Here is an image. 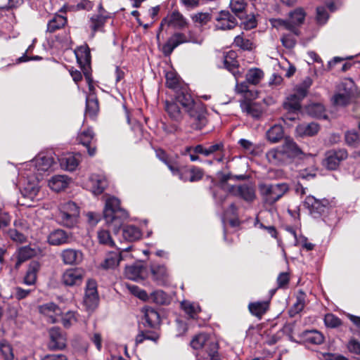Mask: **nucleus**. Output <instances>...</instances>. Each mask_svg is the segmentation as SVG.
<instances>
[{
  "mask_svg": "<svg viewBox=\"0 0 360 360\" xmlns=\"http://www.w3.org/2000/svg\"><path fill=\"white\" fill-rule=\"evenodd\" d=\"M55 163L51 153H41L32 160L25 162L19 172V187L25 198L38 200L39 181Z\"/></svg>",
  "mask_w": 360,
  "mask_h": 360,
  "instance_id": "f257e3e1",
  "label": "nucleus"
},
{
  "mask_svg": "<svg viewBox=\"0 0 360 360\" xmlns=\"http://www.w3.org/2000/svg\"><path fill=\"white\" fill-rule=\"evenodd\" d=\"M176 101L188 112L193 127L201 129L207 123L206 108L201 102H195L191 95L186 90L176 92Z\"/></svg>",
  "mask_w": 360,
  "mask_h": 360,
  "instance_id": "f03ea898",
  "label": "nucleus"
},
{
  "mask_svg": "<svg viewBox=\"0 0 360 360\" xmlns=\"http://www.w3.org/2000/svg\"><path fill=\"white\" fill-rule=\"evenodd\" d=\"M302 154L295 141L286 138L284 143L266 153V158L273 164L285 163Z\"/></svg>",
  "mask_w": 360,
  "mask_h": 360,
  "instance_id": "7ed1b4c3",
  "label": "nucleus"
},
{
  "mask_svg": "<svg viewBox=\"0 0 360 360\" xmlns=\"http://www.w3.org/2000/svg\"><path fill=\"white\" fill-rule=\"evenodd\" d=\"M103 217L106 223L113 225L115 231H117L124 220L128 217V213L120 207V201L118 198L110 197L105 201Z\"/></svg>",
  "mask_w": 360,
  "mask_h": 360,
  "instance_id": "20e7f679",
  "label": "nucleus"
},
{
  "mask_svg": "<svg viewBox=\"0 0 360 360\" xmlns=\"http://www.w3.org/2000/svg\"><path fill=\"white\" fill-rule=\"evenodd\" d=\"M258 189L262 202L265 205L271 206L283 197L290 188L286 183H260L258 185Z\"/></svg>",
  "mask_w": 360,
  "mask_h": 360,
  "instance_id": "39448f33",
  "label": "nucleus"
},
{
  "mask_svg": "<svg viewBox=\"0 0 360 360\" xmlns=\"http://www.w3.org/2000/svg\"><path fill=\"white\" fill-rule=\"evenodd\" d=\"M79 215L80 207L76 202L70 200L58 205L56 220L62 226L72 228L77 225Z\"/></svg>",
  "mask_w": 360,
  "mask_h": 360,
  "instance_id": "423d86ee",
  "label": "nucleus"
},
{
  "mask_svg": "<svg viewBox=\"0 0 360 360\" xmlns=\"http://www.w3.org/2000/svg\"><path fill=\"white\" fill-rule=\"evenodd\" d=\"M203 41V38L198 35L195 36L190 31L188 34L186 35L181 32H175L172 34L167 41L162 46V52L165 56H169L174 49L181 44L193 43L196 44H201Z\"/></svg>",
  "mask_w": 360,
  "mask_h": 360,
  "instance_id": "0eeeda50",
  "label": "nucleus"
},
{
  "mask_svg": "<svg viewBox=\"0 0 360 360\" xmlns=\"http://www.w3.org/2000/svg\"><path fill=\"white\" fill-rule=\"evenodd\" d=\"M229 190L233 195L240 198L247 202H252L257 198L255 188L250 183L232 186L229 187Z\"/></svg>",
  "mask_w": 360,
  "mask_h": 360,
  "instance_id": "6e6552de",
  "label": "nucleus"
},
{
  "mask_svg": "<svg viewBox=\"0 0 360 360\" xmlns=\"http://www.w3.org/2000/svg\"><path fill=\"white\" fill-rule=\"evenodd\" d=\"M347 156L348 153L345 149L330 150L326 154L324 165L328 169L335 170L342 161L347 159Z\"/></svg>",
  "mask_w": 360,
  "mask_h": 360,
  "instance_id": "1a4fd4ad",
  "label": "nucleus"
},
{
  "mask_svg": "<svg viewBox=\"0 0 360 360\" xmlns=\"http://www.w3.org/2000/svg\"><path fill=\"white\" fill-rule=\"evenodd\" d=\"M98 301L96 282L94 280H89L86 285L84 303L88 309H94L98 306Z\"/></svg>",
  "mask_w": 360,
  "mask_h": 360,
  "instance_id": "9d476101",
  "label": "nucleus"
},
{
  "mask_svg": "<svg viewBox=\"0 0 360 360\" xmlns=\"http://www.w3.org/2000/svg\"><path fill=\"white\" fill-rule=\"evenodd\" d=\"M108 186L106 177L103 174H92L89 177L86 186L94 195L101 194Z\"/></svg>",
  "mask_w": 360,
  "mask_h": 360,
  "instance_id": "9b49d317",
  "label": "nucleus"
},
{
  "mask_svg": "<svg viewBox=\"0 0 360 360\" xmlns=\"http://www.w3.org/2000/svg\"><path fill=\"white\" fill-rule=\"evenodd\" d=\"M215 20L217 30H231L238 24L236 18L228 11H220L216 16Z\"/></svg>",
  "mask_w": 360,
  "mask_h": 360,
  "instance_id": "f8f14e48",
  "label": "nucleus"
},
{
  "mask_svg": "<svg viewBox=\"0 0 360 360\" xmlns=\"http://www.w3.org/2000/svg\"><path fill=\"white\" fill-rule=\"evenodd\" d=\"M84 271L82 269H70L62 276V282L66 286L79 285L82 283Z\"/></svg>",
  "mask_w": 360,
  "mask_h": 360,
  "instance_id": "ddd939ff",
  "label": "nucleus"
},
{
  "mask_svg": "<svg viewBox=\"0 0 360 360\" xmlns=\"http://www.w3.org/2000/svg\"><path fill=\"white\" fill-rule=\"evenodd\" d=\"M50 341L48 347L50 350L63 349L66 345V339L58 328H52L49 330Z\"/></svg>",
  "mask_w": 360,
  "mask_h": 360,
  "instance_id": "4468645a",
  "label": "nucleus"
},
{
  "mask_svg": "<svg viewBox=\"0 0 360 360\" xmlns=\"http://www.w3.org/2000/svg\"><path fill=\"white\" fill-rule=\"evenodd\" d=\"M122 259H123L122 251L117 249L106 255L104 260L101 263L100 267L105 270L114 269L118 266Z\"/></svg>",
  "mask_w": 360,
  "mask_h": 360,
  "instance_id": "2eb2a0df",
  "label": "nucleus"
},
{
  "mask_svg": "<svg viewBox=\"0 0 360 360\" xmlns=\"http://www.w3.org/2000/svg\"><path fill=\"white\" fill-rule=\"evenodd\" d=\"M124 274L128 279L137 281L145 278L147 275V269L143 264H136L127 266Z\"/></svg>",
  "mask_w": 360,
  "mask_h": 360,
  "instance_id": "dca6fc26",
  "label": "nucleus"
},
{
  "mask_svg": "<svg viewBox=\"0 0 360 360\" xmlns=\"http://www.w3.org/2000/svg\"><path fill=\"white\" fill-rule=\"evenodd\" d=\"M70 182L71 179L66 175H55L49 179L48 185L51 190L60 192L65 189Z\"/></svg>",
  "mask_w": 360,
  "mask_h": 360,
  "instance_id": "f3484780",
  "label": "nucleus"
},
{
  "mask_svg": "<svg viewBox=\"0 0 360 360\" xmlns=\"http://www.w3.org/2000/svg\"><path fill=\"white\" fill-rule=\"evenodd\" d=\"M80 160L81 155L79 153L68 154L59 160L61 168L70 172L75 171L77 169Z\"/></svg>",
  "mask_w": 360,
  "mask_h": 360,
  "instance_id": "a211bd4d",
  "label": "nucleus"
},
{
  "mask_svg": "<svg viewBox=\"0 0 360 360\" xmlns=\"http://www.w3.org/2000/svg\"><path fill=\"white\" fill-rule=\"evenodd\" d=\"M304 98L300 96V94L295 91V93L288 96L283 103V108L289 112H296L301 108V101Z\"/></svg>",
  "mask_w": 360,
  "mask_h": 360,
  "instance_id": "6ab92c4d",
  "label": "nucleus"
},
{
  "mask_svg": "<svg viewBox=\"0 0 360 360\" xmlns=\"http://www.w3.org/2000/svg\"><path fill=\"white\" fill-rule=\"evenodd\" d=\"M300 336L307 344L318 345L322 344L324 340L323 334L316 330H305Z\"/></svg>",
  "mask_w": 360,
  "mask_h": 360,
  "instance_id": "aec40b11",
  "label": "nucleus"
},
{
  "mask_svg": "<svg viewBox=\"0 0 360 360\" xmlns=\"http://www.w3.org/2000/svg\"><path fill=\"white\" fill-rule=\"evenodd\" d=\"M349 84L351 86L347 89H345L344 92H339L334 95L332 98L334 105L338 106H345L350 103L353 94V84L352 82H349Z\"/></svg>",
  "mask_w": 360,
  "mask_h": 360,
  "instance_id": "412c9836",
  "label": "nucleus"
},
{
  "mask_svg": "<svg viewBox=\"0 0 360 360\" xmlns=\"http://www.w3.org/2000/svg\"><path fill=\"white\" fill-rule=\"evenodd\" d=\"M39 310L41 314L46 316L51 323H55L57 321L56 316L60 314V309L53 302L39 306Z\"/></svg>",
  "mask_w": 360,
  "mask_h": 360,
  "instance_id": "4be33fe9",
  "label": "nucleus"
},
{
  "mask_svg": "<svg viewBox=\"0 0 360 360\" xmlns=\"http://www.w3.org/2000/svg\"><path fill=\"white\" fill-rule=\"evenodd\" d=\"M153 279L160 285L165 283L168 277V272L165 265L153 264L150 267Z\"/></svg>",
  "mask_w": 360,
  "mask_h": 360,
  "instance_id": "5701e85b",
  "label": "nucleus"
},
{
  "mask_svg": "<svg viewBox=\"0 0 360 360\" xmlns=\"http://www.w3.org/2000/svg\"><path fill=\"white\" fill-rule=\"evenodd\" d=\"M61 255L66 264H77L82 260V252L75 249H66L62 252Z\"/></svg>",
  "mask_w": 360,
  "mask_h": 360,
  "instance_id": "b1692460",
  "label": "nucleus"
},
{
  "mask_svg": "<svg viewBox=\"0 0 360 360\" xmlns=\"http://www.w3.org/2000/svg\"><path fill=\"white\" fill-rule=\"evenodd\" d=\"M165 108L168 115L173 120L179 122L183 118V113L180 109L179 105L174 101L165 102Z\"/></svg>",
  "mask_w": 360,
  "mask_h": 360,
  "instance_id": "393cba45",
  "label": "nucleus"
},
{
  "mask_svg": "<svg viewBox=\"0 0 360 360\" xmlns=\"http://www.w3.org/2000/svg\"><path fill=\"white\" fill-rule=\"evenodd\" d=\"M39 269L40 264L38 262H31L24 277L23 283L27 285H34L36 282L37 272Z\"/></svg>",
  "mask_w": 360,
  "mask_h": 360,
  "instance_id": "a878e982",
  "label": "nucleus"
},
{
  "mask_svg": "<svg viewBox=\"0 0 360 360\" xmlns=\"http://www.w3.org/2000/svg\"><path fill=\"white\" fill-rule=\"evenodd\" d=\"M146 325L150 328H155L160 323V315L157 311L151 307L143 309Z\"/></svg>",
  "mask_w": 360,
  "mask_h": 360,
  "instance_id": "bb28decb",
  "label": "nucleus"
},
{
  "mask_svg": "<svg viewBox=\"0 0 360 360\" xmlns=\"http://www.w3.org/2000/svg\"><path fill=\"white\" fill-rule=\"evenodd\" d=\"M166 22H167L169 25L179 28L184 27L186 24L184 16L179 11L172 12L167 18L164 19L160 24V30H162L163 24Z\"/></svg>",
  "mask_w": 360,
  "mask_h": 360,
  "instance_id": "cd10ccee",
  "label": "nucleus"
},
{
  "mask_svg": "<svg viewBox=\"0 0 360 360\" xmlns=\"http://www.w3.org/2000/svg\"><path fill=\"white\" fill-rule=\"evenodd\" d=\"M68 236L67 233L62 229H57L51 232L49 237L48 241L52 245H60L67 243Z\"/></svg>",
  "mask_w": 360,
  "mask_h": 360,
  "instance_id": "c85d7f7f",
  "label": "nucleus"
},
{
  "mask_svg": "<svg viewBox=\"0 0 360 360\" xmlns=\"http://www.w3.org/2000/svg\"><path fill=\"white\" fill-rule=\"evenodd\" d=\"M172 297L162 290H157L149 295V302L159 305H167L171 302Z\"/></svg>",
  "mask_w": 360,
  "mask_h": 360,
  "instance_id": "c756f323",
  "label": "nucleus"
},
{
  "mask_svg": "<svg viewBox=\"0 0 360 360\" xmlns=\"http://www.w3.org/2000/svg\"><path fill=\"white\" fill-rule=\"evenodd\" d=\"M319 130V125L315 122L309 124H301L296 127V132L300 136H312L317 134Z\"/></svg>",
  "mask_w": 360,
  "mask_h": 360,
  "instance_id": "7c9ffc66",
  "label": "nucleus"
},
{
  "mask_svg": "<svg viewBox=\"0 0 360 360\" xmlns=\"http://www.w3.org/2000/svg\"><path fill=\"white\" fill-rule=\"evenodd\" d=\"M248 309L252 315L261 319L269 309V302L266 301L251 302L248 305Z\"/></svg>",
  "mask_w": 360,
  "mask_h": 360,
  "instance_id": "2f4dec72",
  "label": "nucleus"
},
{
  "mask_svg": "<svg viewBox=\"0 0 360 360\" xmlns=\"http://www.w3.org/2000/svg\"><path fill=\"white\" fill-rule=\"evenodd\" d=\"M228 176H224L220 183L214 188L213 197L217 203L221 204L226 198L227 193L225 191V183Z\"/></svg>",
  "mask_w": 360,
  "mask_h": 360,
  "instance_id": "473e14b6",
  "label": "nucleus"
},
{
  "mask_svg": "<svg viewBox=\"0 0 360 360\" xmlns=\"http://www.w3.org/2000/svg\"><path fill=\"white\" fill-rule=\"evenodd\" d=\"M283 128L281 124H274L266 131L267 139L273 143L278 142L283 137Z\"/></svg>",
  "mask_w": 360,
  "mask_h": 360,
  "instance_id": "72a5a7b5",
  "label": "nucleus"
},
{
  "mask_svg": "<svg viewBox=\"0 0 360 360\" xmlns=\"http://www.w3.org/2000/svg\"><path fill=\"white\" fill-rule=\"evenodd\" d=\"M67 23V18L61 15H55L47 24V32H54L63 27Z\"/></svg>",
  "mask_w": 360,
  "mask_h": 360,
  "instance_id": "f704fd0d",
  "label": "nucleus"
},
{
  "mask_svg": "<svg viewBox=\"0 0 360 360\" xmlns=\"http://www.w3.org/2000/svg\"><path fill=\"white\" fill-rule=\"evenodd\" d=\"M305 304L306 294L303 291L300 290L296 295V302L293 304L290 309V315L293 316L300 312L305 307Z\"/></svg>",
  "mask_w": 360,
  "mask_h": 360,
  "instance_id": "c9c22d12",
  "label": "nucleus"
},
{
  "mask_svg": "<svg viewBox=\"0 0 360 360\" xmlns=\"http://www.w3.org/2000/svg\"><path fill=\"white\" fill-rule=\"evenodd\" d=\"M264 77V72L257 68H250L246 73L245 78L248 84L257 85Z\"/></svg>",
  "mask_w": 360,
  "mask_h": 360,
  "instance_id": "e433bc0d",
  "label": "nucleus"
},
{
  "mask_svg": "<svg viewBox=\"0 0 360 360\" xmlns=\"http://www.w3.org/2000/svg\"><path fill=\"white\" fill-rule=\"evenodd\" d=\"M241 108L243 112L256 119L259 118L262 113L261 106L256 103H245L241 105Z\"/></svg>",
  "mask_w": 360,
  "mask_h": 360,
  "instance_id": "4c0bfd02",
  "label": "nucleus"
},
{
  "mask_svg": "<svg viewBox=\"0 0 360 360\" xmlns=\"http://www.w3.org/2000/svg\"><path fill=\"white\" fill-rule=\"evenodd\" d=\"M210 152L214 155V160L217 162H221L225 158L224 145L222 142H219L209 146Z\"/></svg>",
  "mask_w": 360,
  "mask_h": 360,
  "instance_id": "58836bf2",
  "label": "nucleus"
},
{
  "mask_svg": "<svg viewBox=\"0 0 360 360\" xmlns=\"http://www.w3.org/2000/svg\"><path fill=\"white\" fill-rule=\"evenodd\" d=\"M122 235L126 240L134 241L141 237V232L136 226L128 225L123 228Z\"/></svg>",
  "mask_w": 360,
  "mask_h": 360,
  "instance_id": "ea45409f",
  "label": "nucleus"
},
{
  "mask_svg": "<svg viewBox=\"0 0 360 360\" xmlns=\"http://www.w3.org/2000/svg\"><path fill=\"white\" fill-rule=\"evenodd\" d=\"M98 110V102L94 94H90L86 99L85 114L90 117L94 116Z\"/></svg>",
  "mask_w": 360,
  "mask_h": 360,
  "instance_id": "a19ab883",
  "label": "nucleus"
},
{
  "mask_svg": "<svg viewBox=\"0 0 360 360\" xmlns=\"http://www.w3.org/2000/svg\"><path fill=\"white\" fill-rule=\"evenodd\" d=\"M108 18L107 14L100 13L92 15L91 18V28L94 32L99 30L105 25L106 20Z\"/></svg>",
  "mask_w": 360,
  "mask_h": 360,
  "instance_id": "79ce46f5",
  "label": "nucleus"
},
{
  "mask_svg": "<svg viewBox=\"0 0 360 360\" xmlns=\"http://www.w3.org/2000/svg\"><path fill=\"white\" fill-rule=\"evenodd\" d=\"M271 22L273 27L277 29H285L292 32L296 36L299 34L298 29L295 28L294 25L289 22L288 20L274 19L271 20Z\"/></svg>",
  "mask_w": 360,
  "mask_h": 360,
  "instance_id": "37998d69",
  "label": "nucleus"
},
{
  "mask_svg": "<svg viewBox=\"0 0 360 360\" xmlns=\"http://www.w3.org/2000/svg\"><path fill=\"white\" fill-rule=\"evenodd\" d=\"M305 18V13L302 8H297L289 14L288 22H290L295 28L301 25Z\"/></svg>",
  "mask_w": 360,
  "mask_h": 360,
  "instance_id": "c03bdc74",
  "label": "nucleus"
},
{
  "mask_svg": "<svg viewBox=\"0 0 360 360\" xmlns=\"http://www.w3.org/2000/svg\"><path fill=\"white\" fill-rule=\"evenodd\" d=\"M247 7L245 0H230L229 8L238 17L241 18Z\"/></svg>",
  "mask_w": 360,
  "mask_h": 360,
  "instance_id": "a18cd8bd",
  "label": "nucleus"
},
{
  "mask_svg": "<svg viewBox=\"0 0 360 360\" xmlns=\"http://www.w3.org/2000/svg\"><path fill=\"white\" fill-rule=\"evenodd\" d=\"M307 112L312 117L321 118L326 117L324 115L325 108L324 106L319 103H313L308 105L306 108Z\"/></svg>",
  "mask_w": 360,
  "mask_h": 360,
  "instance_id": "49530a36",
  "label": "nucleus"
},
{
  "mask_svg": "<svg viewBox=\"0 0 360 360\" xmlns=\"http://www.w3.org/2000/svg\"><path fill=\"white\" fill-rule=\"evenodd\" d=\"M345 139L347 145L353 148H357L360 144V136L355 129L347 131Z\"/></svg>",
  "mask_w": 360,
  "mask_h": 360,
  "instance_id": "de8ad7c7",
  "label": "nucleus"
},
{
  "mask_svg": "<svg viewBox=\"0 0 360 360\" xmlns=\"http://www.w3.org/2000/svg\"><path fill=\"white\" fill-rule=\"evenodd\" d=\"M98 243L108 247L115 245V242L110 236V231L103 229H99L97 232Z\"/></svg>",
  "mask_w": 360,
  "mask_h": 360,
  "instance_id": "09e8293b",
  "label": "nucleus"
},
{
  "mask_svg": "<svg viewBox=\"0 0 360 360\" xmlns=\"http://www.w3.org/2000/svg\"><path fill=\"white\" fill-rule=\"evenodd\" d=\"M182 309L189 317L194 319L198 313L200 311L198 304L184 300L181 304Z\"/></svg>",
  "mask_w": 360,
  "mask_h": 360,
  "instance_id": "8fccbe9b",
  "label": "nucleus"
},
{
  "mask_svg": "<svg viewBox=\"0 0 360 360\" xmlns=\"http://www.w3.org/2000/svg\"><path fill=\"white\" fill-rule=\"evenodd\" d=\"M78 63L82 65H89L90 63V52L87 47H80L75 51Z\"/></svg>",
  "mask_w": 360,
  "mask_h": 360,
  "instance_id": "3c124183",
  "label": "nucleus"
},
{
  "mask_svg": "<svg viewBox=\"0 0 360 360\" xmlns=\"http://www.w3.org/2000/svg\"><path fill=\"white\" fill-rule=\"evenodd\" d=\"M236 53L233 51H229L224 57V65L229 71H232L238 68V61L236 60Z\"/></svg>",
  "mask_w": 360,
  "mask_h": 360,
  "instance_id": "603ef678",
  "label": "nucleus"
},
{
  "mask_svg": "<svg viewBox=\"0 0 360 360\" xmlns=\"http://www.w3.org/2000/svg\"><path fill=\"white\" fill-rule=\"evenodd\" d=\"M0 353L4 360H13L14 358L13 348L5 340L0 341Z\"/></svg>",
  "mask_w": 360,
  "mask_h": 360,
  "instance_id": "864d4df0",
  "label": "nucleus"
},
{
  "mask_svg": "<svg viewBox=\"0 0 360 360\" xmlns=\"http://www.w3.org/2000/svg\"><path fill=\"white\" fill-rule=\"evenodd\" d=\"M37 253L35 249L30 246H24L18 249V259L20 262H25L34 256Z\"/></svg>",
  "mask_w": 360,
  "mask_h": 360,
  "instance_id": "5fc2aeb1",
  "label": "nucleus"
},
{
  "mask_svg": "<svg viewBox=\"0 0 360 360\" xmlns=\"http://www.w3.org/2000/svg\"><path fill=\"white\" fill-rule=\"evenodd\" d=\"M165 77L167 86L177 90L179 86V78L176 73L172 70L169 71L166 73Z\"/></svg>",
  "mask_w": 360,
  "mask_h": 360,
  "instance_id": "6e6d98bb",
  "label": "nucleus"
},
{
  "mask_svg": "<svg viewBox=\"0 0 360 360\" xmlns=\"http://www.w3.org/2000/svg\"><path fill=\"white\" fill-rule=\"evenodd\" d=\"M311 84L312 79L309 77H307L303 79L301 84L295 87V91L300 94L301 98H304Z\"/></svg>",
  "mask_w": 360,
  "mask_h": 360,
  "instance_id": "4d7b16f0",
  "label": "nucleus"
},
{
  "mask_svg": "<svg viewBox=\"0 0 360 360\" xmlns=\"http://www.w3.org/2000/svg\"><path fill=\"white\" fill-rule=\"evenodd\" d=\"M168 168L174 175H177L183 181H190V175L187 174L189 168L179 169L174 164H168Z\"/></svg>",
  "mask_w": 360,
  "mask_h": 360,
  "instance_id": "13d9d810",
  "label": "nucleus"
},
{
  "mask_svg": "<svg viewBox=\"0 0 360 360\" xmlns=\"http://www.w3.org/2000/svg\"><path fill=\"white\" fill-rule=\"evenodd\" d=\"M233 43L236 46L243 50H251L252 49V43L250 39L243 37V33L236 36Z\"/></svg>",
  "mask_w": 360,
  "mask_h": 360,
  "instance_id": "bf43d9fd",
  "label": "nucleus"
},
{
  "mask_svg": "<svg viewBox=\"0 0 360 360\" xmlns=\"http://www.w3.org/2000/svg\"><path fill=\"white\" fill-rule=\"evenodd\" d=\"M94 134L91 129L83 131L78 135L79 142L84 146H88L94 139Z\"/></svg>",
  "mask_w": 360,
  "mask_h": 360,
  "instance_id": "052dcab7",
  "label": "nucleus"
},
{
  "mask_svg": "<svg viewBox=\"0 0 360 360\" xmlns=\"http://www.w3.org/2000/svg\"><path fill=\"white\" fill-rule=\"evenodd\" d=\"M208 341V335L205 333H200L195 335L191 342V346L194 349L202 348Z\"/></svg>",
  "mask_w": 360,
  "mask_h": 360,
  "instance_id": "680f3d73",
  "label": "nucleus"
},
{
  "mask_svg": "<svg viewBox=\"0 0 360 360\" xmlns=\"http://www.w3.org/2000/svg\"><path fill=\"white\" fill-rule=\"evenodd\" d=\"M159 339V335L156 333L152 332H141L138 334L136 337V343L141 344L145 340H151L153 342H157Z\"/></svg>",
  "mask_w": 360,
  "mask_h": 360,
  "instance_id": "e2e57ef3",
  "label": "nucleus"
},
{
  "mask_svg": "<svg viewBox=\"0 0 360 360\" xmlns=\"http://www.w3.org/2000/svg\"><path fill=\"white\" fill-rule=\"evenodd\" d=\"M77 321V313L75 311H68L62 317V323L65 328H70Z\"/></svg>",
  "mask_w": 360,
  "mask_h": 360,
  "instance_id": "0e129e2a",
  "label": "nucleus"
},
{
  "mask_svg": "<svg viewBox=\"0 0 360 360\" xmlns=\"http://www.w3.org/2000/svg\"><path fill=\"white\" fill-rule=\"evenodd\" d=\"M127 287L129 291L139 299L143 301L149 300L150 295H148L144 290L141 289L135 285H128Z\"/></svg>",
  "mask_w": 360,
  "mask_h": 360,
  "instance_id": "69168bd1",
  "label": "nucleus"
},
{
  "mask_svg": "<svg viewBox=\"0 0 360 360\" xmlns=\"http://www.w3.org/2000/svg\"><path fill=\"white\" fill-rule=\"evenodd\" d=\"M187 174L190 175L191 182L198 181L203 176V171L200 168L194 166L188 169Z\"/></svg>",
  "mask_w": 360,
  "mask_h": 360,
  "instance_id": "338daca9",
  "label": "nucleus"
},
{
  "mask_svg": "<svg viewBox=\"0 0 360 360\" xmlns=\"http://www.w3.org/2000/svg\"><path fill=\"white\" fill-rule=\"evenodd\" d=\"M324 323L327 327L330 328H336L341 325L340 319L333 314L325 316Z\"/></svg>",
  "mask_w": 360,
  "mask_h": 360,
  "instance_id": "774afa93",
  "label": "nucleus"
}]
</instances>
